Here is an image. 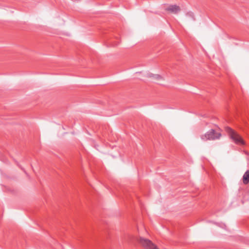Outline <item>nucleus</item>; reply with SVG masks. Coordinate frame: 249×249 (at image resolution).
<instances>
[{
	"label": "nucleus",
	"instance_id": "3",
	"mask_svg": "<svg viewBox=\"0 0 249 249\" xmlns=\"http://www.w3.org/2000/svg\"><path fill=\"white\" fill-rule=\"evenodd\" d=\"M138 241L144 249H159L149 239L140 237L138 239Z\"/></svg>",
	"mask_w": 249,
	"mask_h": 249
},
{
	"label": "nucleus",
	"instance_id": "2",
	"mask_svg": "<svg viewBox=\"0 0 249 249\" xmlns=\"http://www.w3.org/2000/svg\"><path fill=\"white\" fill-rule=\"evenodd\" d=\"M221 137V134L220 132H217L213 129H211L205 134L201 135L200 138L203 141H206L218 140Z\"/></svg>",
	"mask_w": 249,
	"mask_h": 249
},
{
	"label": "nucleus",
	"instance_id": "6",
	"mask_svg": "<svg viewBox=\"0 0 249 249\" xmlns=\"http://www.w3.org/2000/svg\"><path fill=\"white\" fill-rule=\"evenodd\" d=\"M148 77H151L154 79L157 80H161L162 79V77L159 74H154L152 73H150L148 75Z\"/></svg>",
	"mask_w": 249,
	"mask_h": 249
},
{
	"label": "nucleus",
	"instance_id": "7",
	"mask_svg": "<svg viewBox=\"0 0 249 249\" xmlns=\"http://www.w3.org/2000/svg\"><path fill=\"white\" fill-rule=\"evenodd\" d=\"M188 14L190 16H192V15H193V13H188Z\"/></svg>",
	"mask_w": 249,
	"mask_h": 249
},
{
	"label": "nucleus",
	"instance_id": "5",
	"mask_svg": "<svg viewBox=\"0 0 249 249\" xmlns=\"http://www.w3.org/2000/svg\"><path fill=\"white\" fill-rule=\"evenodd\" d=\"M243 182L247 185L249 183V170H247L243 176Z\"/></svg>",
	"mask_w": 249,
	"mask_h": 249
},
{
	"label": "nucleus",
	"instance_id": "1",
	"mask_svg": "<svg viewBox=\"0 0 249 249\" xmlns=\"http://www.w3.org/2000/svg\"><path fill=\"white\" fill-rule=\"evenodd\" d=\"M225 131L230 138L237 144L245 145V142L236 132L230 127H226Z\"/></svg>",
	"mask_w": 249,
	"mask_h": 249
},
{
	"label": "nucleus",
	"instance_id": "4",
	"mask_svg": "<svg viewBox=\"0 0 249 249\" xmlns=\"http://www.w3.org/2000/svg\"><path fill=\"white\" fill-rule=\"evenodd\" d=\"M165 10L174 14L178 13L181 9L179 6L177 5H170L165 8Z\"/></svg>",
	"mask_w": 249,
	"mask_h": 249
}]
</instances>
